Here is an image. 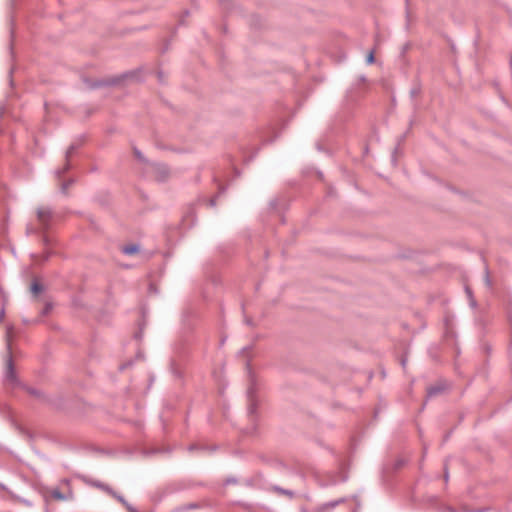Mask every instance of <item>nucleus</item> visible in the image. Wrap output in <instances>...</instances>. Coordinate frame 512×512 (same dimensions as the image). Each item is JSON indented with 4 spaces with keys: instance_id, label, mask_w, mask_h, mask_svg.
I'll return each instance as SVG.
<instances>
[{
    "instance_id": "nucleus-1",
    "label": "nucleus",
    "mask_w": 512,
    "mask_h": 512,
    "mask_svg": "<svg viewBox=\"0 0 512 512\" xmlns=\"http://www.w3.org/2000/svg\"><path fill=\"white\" fill-rule=\"evenodd\" d=\"M55 220L54 211L48 206H39L36 209V225L28 224L26 227V233L28 235L31 234H43L42 241L43 243H48V237L45 233L52 227Z\"/></svg>"
},
{
    "instance_id": "nucleus-2",
    "label": "nucleus",
    "mask_w": 512,
    "mask_h": 512,
    "mask_svg": "<svg viewBox=\"0 0 512 512\" xmlns=\"http://www.w3.org/2000/svg\"><path fill=\"white\" fill-rule=\"evenodd\" d=\"M11 331H12V328H8L7 333H6L8 356H7V360H6L5 380L9 381L11 383H14V382H16V375H15L13 360H12V356H11V344H10Z\"/></svg>"
},
{
    "instance_id": "nucleus-3",
    "label": "nucleus",
    "mask_w": 512,
    "mask_h": 512,
    "mask_svg": "<svg viewBox=\"0 0 512 512\" xmlns=\"http://www.w3.org/2000/svg\"><path fill=\"white\" fill-rule=\"evenodd\" d=\"M251 382H253V380H251ZM247 397H248V414L250 417H252L256 413V409H257L254 383H251L250 387L248 388Z\"/></svg>"
},
{
    "instance_id": "nucleus-4",
    "label": "nucleus",
    "mask_w": 512,
    "mask_h": 512,
    "mask_svg": "<svg viewBox=\"0 0 512 512\" xmlns=\"http://www.w3.org/2000/svg\"><path fill=\"white\" fill-rule=\"evenodd\" d=\"M85 482H86L88 485H90V486L96 487V488H98V489H100V490H102V491H104V492L108 493L109 495H110V493H112V490H113V489H112L109 485H107V484H105V483H102V482H100V481H98V480H94V479H85Z\"/></svg>"
},
{
    "instance_id": "nucleus-5",
    "label": "nucleus",
    "mask_w": 512,
    "mask_h": 512,
    "mask_svg": "<svg viewBox=\"0 0 512 512\" xmlns=\"http://www.w3.org/2000/svg\"><path fill=\"white\" fill-rule=\"evenodd\" d=\"M345 501L344 498H340L338 500H333V501H330V502H327V503H324L322 505H320L318 508H317V512H328L332 509H334L336 506H338L340 503H343Z\"/></svg>"
},
{
    "instance_id": "nucleus-6",
    "label": "nucleus",
    "mask_w": 512,
    "mask_h": 512,
    "mask_svg": "<svg viewBox=\"0 0 512 512\" xmlns=\"http://www.w3.org/2000/svg\"><path fill=\"white\" fill-rule=\"evenodd\" d=\"M76 149H77V146H76V145H74V144H71V145L69 146V148H68V149H67V151H66V155H65V157H66V160H67V161L69 160V158L72 156V154L74 153V151H75ZM69 168H70V166H69V163L67 162V163H66V165H65V167H64L63 169H58V170L56 171L57 176H58V177H60V176H61V175H63V174H64V173L69 169Z\"/></svg>"
},
{
    "instance_id": "nucleus-7",
    "label": "nucleus",
    "mask_w": 512,
    "mask_h": 512,
    "mask_svg": "<svg viewBox=\"0 0 512 512\" xmlns=\"http://www.w3.org/2000/svg\"><path fill=\"white\" fill-rule=\"evenodd\" d=\"M154 171L159 181H164L168 176V168L164 164H156Z\"/></svg>"
},
{
    "instance_id": "nucleus-8",
    "label": "nucleus",
    "mask_w": 512,
    "mask_h": 512,
    "mask_svg": "<svg viewBox=\"0 0 512 512\" xmlns=\"http://www.w3.org/2000/svg\"><path fill=\"white\" fill-rule=\"evenodd\" d=\"M271 489L280 495H285V496L289 497L290 499H292L295 496L294 491L289 490V489H284L280 486H273Z\"/></svg>"
},
{
    "instance_id": "nucleus-9",
    "label": "nucleus",
    "mask_w": 512,
    "mask_h": 512,
    "mask_svg": "<svg viewBox=\"0 0 512 512\" xmlns=\"http://www.w3.org/2000/svg\"><path fill=\"white\" fill-rule=\"evenodd\" d=\"M139 246L136 244L126 245L122 248V252L126 255H132L138 252Z\"/></svg>"
},
{
    "instance_id": "nucleus-10",
    "label": "nucleus",
    "mask_w": 512,
    "mask_h": 512,
    "mask_svg": "<svg viewBox=\"0 0 512 512\" xmlns=\"http://www.w3.org/2000/svg\"><path fill=\"white\" fill-rule=\"evenodd\" d=\"M443 387L440 385L431 386L427 390V394L429 397L435 396L443 391Z\"/></svg>"
},
{
    "instance_id": "nucleus-11",
    "label": "nucleus",
    "mask_w": 512,
    "mask_h": 512,
    "mask_svg": "<svg viewBox=\"0 0 512 512\" xmlns=\"http://www.w3.org/2000/svg\"><path fill=\"white\" fill-rule=\"evenodd\" d=\"M44 290V287L43 285H41L40 283H38L37 281H34L32 284H31V292L33 293V295H38L39 293H41L42 291Z\"/></svg>"
},
{
    "instance_id": "nucleus-12",
    "label": "nucleus",
    "mask_w": 512,
    "mask_h": 512,
    "mask_svg": "<svg viewBox=\"0 0 512 512\" xmlns=\"http://www.w3.org/2000/svg\"><path fill=\"white\" fill-rule=\"evenodd\" d=\"M51 495L56 500H62V501L67 500V497L62 492H60L58 489H54L51 492Z\"/></svg>"
},
{
    "instance_id": "nucleus-13",
    "label": "nucleus",
    "mask_w": 512,
    "mask_h": 512,
    "mask_svg": "<svg viewBox=\"0 0 512 512\" xmlns=\"http://www.w3.org/2000/svg\"><path fill=\"white\" fill-rule=\"evenodd\" d=\"M28 392L38 399H44V394L36 388H28Z\"/></svg>"
},
{
    "instance_id": "nucleus-14",
    "label": "nucleus",
    "mask_w": 512,
    "mask_h": 512,
    "mask_svg": "<svg viewBox=\"0 0 512 512\" xmlns=\"http://www.w3.org/2000/svg\"><path fill=\"white\" fill-rule=\"evenodd\" d=\"M110 495L114 497L116 500H118L122 505H127L128 502L124 499V497L115 492L114 490H112V493H110Z\"/></svg>"
},
{
    "instance_id": "nucleus-15",
    "label": "nucleus",
    "mask_w": 512,
    "mask_h": 512,
    "mask_svg": "<svg viewBox=\"0 0 512 512\" xmlns=\"http://www.w3.org/2000/svg\"><path fill=\"white\" fill-rule=\"evenodd\" d=\"M85 83H86L87 87L90 88V89H94L96 87L104 85L103 82H93L92 83V82H90L88 80H85Z\"/></svg>"
},
{
    "instance_id": "nucleus-16",
    "label": "nucleus",
    "mask_w": 512,
    "mask_h": 512,
    "mask_svg": "<svg viewBox=\"0 0 512 512\" xmlns=\"http://www.w3.org/2000/svg\"><path fill=\"white\" fill-rule=\"evenodd\" d=\"M73 182H74V181H73L72 179H71V180H69V181H67V182H64V183L62 184V186H61V191H62L63 193H66V191H67L68 187H69L70 185H72V184H73Z\"/></svg>"
},
{
    "instance_id": "nucleus-17",
    "label": "nucleus",
    "mask_w": 512,
    "mask_h": 512,
    "mask_svg": "<svg viewBox=\"0 0 512 512\" xmlns=\"http://www.w3.org/2000/svg\"><path fill=\"white\" fill-rule=\"evenodd\" d=\"M374 61H375V58H374V52H373V51H371V52L368 54V56H367L366 62H367L368 64H372V63H374Z\"/></svg>"
},
{
    "instance_id": "nucleus-18",
    "label": "nucleus",
    "mask_w": 512,
    "mask_h": 512,
    "mask_svg": "<svg viewBox=\"0 0 512 512\" xmlns=\"http://www.w3.org/2000/svg\"><path fill=\"white\" fill-rule=\"evenodd\" d=\"M52 309V306L50 303H47L42 311V314L43 315H46L50 312V310Z\"/></svg>"
},
{
    "instance_id": "nucleus-19",
    "label": "nucleus",
    "mask_w": 512,
    "mask_h": 512,
    "mask_svg": "<svg viewBox=\"0 0 512 512\" xmlns=\"http://www.w3.org/2000/svg\"><path fill=\"white\" fill-rule=\"evenodd\" d=\"M18 501L23 503L24 505L28 506V507H31L32 506V503L27 500V499H23V498H20V497H17Z\"/></svg>"
},
{
    "instance_id": "nucleus-20",
    "label": "nucleus",
    "mask_w": 512,
    "mask_h": 512,
    "mask_svg": "<svg viewBox=\"0 0 512 512\" xmlns=\"http://www.w3.org/2000/svg\"><path fill=\"white\" fill-rule=\"evenodd\" d=\"M237 480L235 478H227L224 482L225 485L235 484Z\"/></svg>"
},
{
    "instance_id": "nucleus-21",
    "label": "nucleus",
    "mask_w": 512,
    "mask_h": 512,
    "mask_svg": "<svg viewBox=\"0 0 512 512\" xmlns=\"http://www.w3.org/2000/svg\"><path fill=\"white\" fill-rule=\"evenodd\" d=\"M125 507L129 512H138L137 509L135 507H133L132 505H130L129 503H127V505H125Z\"/></svg>"
},
{
    "instance_id": "nucleus-22",
    "label": "nucleus",
    "mask_w": 512,
    "mask_h": 512,
    "mask_svg": "<svg viewBox=\"0 0 512 512\" xmlns=\"http://www.w3.org/2000/svg\"><path fill=\"white\" fill-rule=\"evenodd\" d=\"M134 154L138 159H143L141 152L138 149H134Z\"/></svg>"
},
{
    "instance_id": "nucleus-23",
    "label": "nucleus",
    "mask_w": 512,
    "mask_h": 512,
    "mask_svg": "<svg viewBox=\"0 0 512 512\" xmlns=\"http://www.w3.org/2000/svg\"><path fill=\"white\" fill-rule=\"evenodd\" d=\"M485 281L487 283V285H491V281H490V278H489V274H488V271L486 270V275H485Z\"/></svg>"
},
{
    "instance_id": "nucleus-24",
    "label": "nucleus",
    "mask_w": 512,
    "mask_h": 512,
    "mask_svg": "<svg viewBox=\"0 0 512 512\" xmlns=\"http://www.w3.org/2000/svg\"><path fill=\"white\" fill-rule=\"evenodd\" d=\"M197 507H198V504H196V503H191V504H189V505L187 506V509H195V508H197Z\"/></svg>"
},
{
    "instance_id": "nucleus-25",
    "label": "nucleus",
    "mask_w": 512,
    "mask_h": 512,
    "mask_svg": "<svg viewBox=\"0 0 512 512\" xmlns=\"http://www.w3.org/2000/svg\"><path fill=\"white\" fill-rule=\"evenodd\" d=\"M209 203H210V206L214 207L216 205V197L212 198Z\"/></svg>"
},
{
    "instance_id": "nucleus-26",
    "label": "nucleus",
    "mask_w": 512,
    "mask_h": 512,
    "mask_svg": "<svg viewBox=\"0 0 512 512\" xmlns=\"http://www.w3.org/2000/svg\"><path fill=\"white\" fill-rule=\"evenodd\" d=\"M366 81V77L365 76H360L359 77V82L360 83H364Z\"/></svg>"
},
{
    "instance_id": "nucleus-27",
    "label": "nucleus",
    "mask_w": 512,
    "mask_h": 512,
    "mask_svg": "<svg viewBox=\"0 0 512 512\" xmlns=\"http://www.w3.org/2000/svg\"><path fill=\"white\" fill-rule=\"evenodd\" d=\"M134 75H135V73H134V72H133V73H127V74H125V75H124V77H125V78H128V77H132V76H134Z\"/></svg>"
},
{
    "instance_id": "nucleus-28",
    "label": "nucleus",
    "mask_w": 512,
    "mask_h": 512,
    "mask_svg": "<svg viewBox=\"0 0 512 512\" xmlns=\"http://www.w3.org/2000/svg\"><path fill=\"white\" fill-rule=\"evenodd\" d=\"M194 449H196V445H191V446L189 447V450H191V451H192V450H194Z\"/></svg>"
},
{
    "instance_id": "nucleus-29",
    "label": "nucleus",
    "mask_w": 512,
    "mask_h": 512,
    "mask_svg": "<svg viewBox=\"0 0 512 512\" xmlns=\"http://www.w3.org/2000/svg\"><path fill=\"white\" fill-rule=\"evenodd\" d=\"M353 499L357 502V506L359 507V506H360V504H359V502H358L357 496H354V497H353Z\"/></svg>"
},
{
    "instance_id": "nucleus-30",
    "label": "nucleus",
    "mask_w": 512,
    "mask_h": 512,
    "mask_svg": "<svg viewBox=\"0 0 512 512\" xmlns=\"http://www.w3.org/2000/svg\"><path fill=\"white\" fill-rule=\"evenodd\" d=\"M445 479H446V480L448 479V472H447V469L445 470Z\"/></svg>"
},
{
    "instance_id": "nucleus-31",
    "label": "nucleus",
    "mask_w": 512,
    "mask_h": 512,
    "mask_svg": "<svg viewBox=\"0 0 512 512\" xmlns=\"http://www.w3.org/2000/svg\"><path fill=\"white\" fill-rule=\"evenodd\" d=\"M49 258V254H46L43 258V260H47Z\"/></svg>"
},
{
    "instance_id": "nucleus-32",
    "label": "nucleus",
    "mask_w": 512,
    "mask_h": 512,
    "mask_svg": "<svg viewBox=\"0 0 512 512\" xmlns=\"http://www.w3.org/2000/svg\"><path fill=\"white\" fill-rule=\"evenodd\" d=\"M248 349H249L248 347H247V348H243V349H242V352L244 353V352H246Z\"/></svg>"
},
{
    "instance_id": "nucleus-33",
    "label": "nucleus",
    "mask_w": 512,
    "mask_h": 512,
    "mask_svg": "<svg viewBox=\"0 0 512 512\" xmlns=\"http://www.w3.org/2000/svg\"><path fill=\"white\" fill-rule=\"evenodd\" d=\"M3 315H4V311L2 310L1 315H0V318H2V317H3Z\"/></svg>"
},
{
    "instance_id": "nucleus-34",
    "label": "nucleus",
    "mask_w": 512,
    "mask_h": 512,
    "mask_svg": "<svg viewBox=\"0 0 512 512\" xmlns=\"http://www.w3.org/2000/svg\"><path fill=\"white\" fill-rule=\"evenodd\" d=\"M406 361L402 360V366H405Z\"/></svg>"
},
{
    "instance_id": "nucleus-35",
    "label": "nucleus",
    "mask_w": 512,
    "mask_h": 512,
    "mask_svg": "<svg viewBox=\"0 0 512 512\" xmlns=\"http://www.w3.org/2000/svg\"><path fill=\"white\" fill-rule=\"evenodd\" d=\"M352 512H358V510H357V509H354V510H352Z\"/></svg>"
}]
</instances>
